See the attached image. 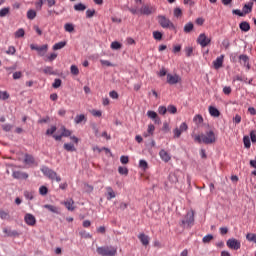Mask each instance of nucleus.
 <instances>
[{"mask_svg": "<svg viewBox=\"0 0 256 256\" xmlns=\"http://www.w3.org/2000/svg\"><path fill=\"white\" fill-rule=\"evenodd\" d=\"M155 11H156L155 7L151 5H144L140 8L141 15H152V13H155Z\"/></svg>", "mask_w": 256, "mask_h": 256, "instance_id": "obj_10", "label": "nucleus"}, {"mask_svg": "<svg viewBox=\"0 0 256 256\" xmlns=\"http://www.w3.org/2000/svg\"><path fill=\"white\" fill-rule=\"evenodd\" d=\"M159 156H160V159H162V161H164V163H169V161H171V155H169V152H167L163 149L160 150Z\"/></svg>", "mask_w": 256, "mask_h": 256, "instance_id": "obj_17", "label": "nucleus"}, {"mask_svg": "<svg viewBox=\"0 0 256 256\" xmlns=\"http://www.w3.org/2000/svg\"><path fill=\"white\" fill-rule=\"evenodd\" d=\"M153 38L156 41H161V39H163V33L159 32V31H154L153 32Z\"/></svg>", "mask_w": 256, "mask_h": 256, "instance_id": "obj_42", "label": "nucleus"}, {"mask_svg": "<svg viewBox=\"0 0 256 256\" xmlns=\"http://www.w3.org/2000/svg\"><path fill=\"white\" fill-rule=\"evenodd\" d=\"M158 23L163 29H171L174 31L175 24L171 20L163 15L158 16Z\"/></svg>", "mask_w": 256, "mask_h": 256, "instance_id": "obj_4", "label": "nucleus"}, {"mask_svg": "<svg viewBox=\"0 0 256 256\" xmlns=\"http://www.w3.org/2000/svg\"><path fill=\"white\" fill-rule=\"evenodd\" d=\"M195 223V211L190 210L187 212L185 218L181 221V225H188V227H193Z\"/></svg>", "mask_w": 256, "mask_h": 256, "instance_id": "obj_5", "label": "nucleus"}, {"mask_svg": "<svg viewBox=\"0 0 256 256\" xmlns=\"http://www.w3.org/2000/svg\"><path fill=\"white\" fill-rule=\"evenodd\" d=\"M185 54H186V57H191V55H193V47H191V46L186 47Z\"/></svg>", "mask_w": 256, "mask_h": 256, "instance_id": "obj_54", "label": "nucleus"}, {"mask_svg": "<svg viewBox=\"0 0 256 256\" xmlns=\"http://www.w3.org/2000/svg\"><path fill=\"white\" fill-rule=\"evenodd\" d=\"M3 233H5V235H7V237H17V236H19V232L15 231V230H11L9 228H4Z\"/></svg>", "mask_w": 256, "mask_h": 256, "instance_id": "obj_22", "label": "nucleus"}, {"mask_svg": "<svg viewBox=\"0 0 256 256\" xmlns=\"http://www.w3.org/2000/svg\"><path fill=\"white\" fill-rule=\"evenodd\" d=\"M62 137H71V131L67 130L65 127L62 128Z\"/></svg>", "mask_w": 256, "mask_h": 256, "instance_id": "obj_56", "label": "nucleus"}, {"mask_svg": "<svg viewBox=\"0 0 256 256\" xmlns=\"http://www.w3.org/2000/svg\"><path fill=\"white\" fill-rule=\"evenodd\" d=\"M27 17L30 20H33L37 17V12L35 10H28Z\"/></svg>", "mask_w": 256, "mask_h": 256, "instance_id": "obj_40", "label": "nucleus"}, {"mask_svg": "<svg viewBox=\"0 0 256 256\" xmlns=\"http://www.w3.org/2000/svg\"><path fill=\"white\" fill-rule=\"evenodd\" d=\"M17 53V49L14 48V46H9L8 51H6L7 55H15Z\"/></svg>", "mask_w": 256, "mask_h": 256, "instance_id": "obj_52", "label": "nucleus"}, {"mask_svg": "<svg viewBox=\"0 0 256 256\" xmlns=\"http://www.w3.org/2000/svg\"><path fill=\"white\" fill-rule=\"evenodd\" d=\"M70 71H71L72 75H79V68L76 65H72L70 67Z\"/></svg>", "mask_w": 256, "mask_h": 256, "instance_id": "obj_53", "label": "nucleus"}, {"mask_svg": "<svg viewBox=\"0 0 256 256\" xmlns=\"http://www.w3.org/2000/svg\"><path fill=\"white\" fill-rule=\"evenodd\" d=\"M43 73H45L46 75H54L53 67L51 66L45 67L43 70Z\"/></svg>", "mask_w": 256, "mask_h": 256, "instance_id": "obj_48", "label": "nucleus"}, {"mask_svg": "<svg viewBox=\"0 0 256 256\" xmlns=\"http://www.w3.org/2000/svg\"><path fill=\"white\" fill-rule=\"evenodd\" d=\"M246 239H247V241H250L252 243H256V234L248 233L246 235Z\"/></svg>", "mask_w": 256, "mask_h": 256, "instance_id": "obj_43", "label": "nucleus"}, {"mask_svg": "<svg viewBox=\"0 0 256 256\" xmlns=\"http://www.w3.org/2000/svg\"><path fill=\"white\" fill-rule=\"evenodd\" d=\"M85 9H87V6L83 3H78V4L74 5L75 11H85Z\"/></svg>", "mask_w": 256, "mask_h": 256, "instance_id": "obj_34", "label": "nucleus"}, {"mask_svg": "<svg viewBox=\"0 0 256 256\" xmlns=\"http://www.w3.org/2000/svg\"><path fill=\"white\" fill-rule=\"evenodd\" d=\"M179 173H181V171L175 170L169 174L168 179L170 183H179Z\"/></svg>", "mask_w": 256, "mask_h": 256, "instance_id": "obj_13", "label": "nucleus"}, {"mask_svg": "<svg viewBox=\"0 0 256 256\" xmlns=\"http://www.w3.org/2000/svg\"><path fill=\"white\" fill-rule=\"evenodd\" d=\"M65 45H67V42H65V41L58 42L53 45V50L59 51V49H63V47H65Z\"/></svg>", "mask_w": 256, "mask_h": 256, "instance_id": "obj_29", "label": "nucleus"}, {"mask_svg": "<svg viewBox=\"0 0 256 256\" xmlns=\"http://www.w3.org/2000/svg\"><path fill=\"white\" fill-rule=\"evenodd\" d=\"M138 239H140L142 245H144L145 247L149 245V236L145 235L144 233L139 234Z\"/></svg>", "mask_w": 256, "mask_h": 256, "instance_id": "obj_23", "label": "nucleus"}, {"mask_svg": "<svg viewBox=\"0 0 256 256\" xmlns=\"http://www.w3.org/2000/svg\"><path fill=\"white\" fill-rule=\"evenodd\" d=\"M181 15H183V11L181 10V8H175L174 17H181Z\"/></svg>", "mask_w": 256, "mask_h": 256, "instance_id": "obj_60", "label": "nucleus"}, {"mask_svg": "<svg viewBox=\"0 0 256 256\" xmlns=\"http://www.w3.org/2000/svg\"><path fill=\"white\" fill-rule=\"evenodd\" d=\"M12 177L14 179H29V174H27L26 172L14 171L12 173Z\"/></svg>", "mask_w": 256, "mask_h": 256, "instance_id": "obj_14", "label": "nucleus"}, {"mask_svg": "<svg viewBox=\"0 0 256 256\" xmlns=\"http://www.w3.org/2000/svg\"><path fill=\"white\" fill-rule=\"evenodd\" d=\"M118 172L120 173V175H129V170L127 169V167L120 166L118 168Z\"/></svg>", "mask_w": 256, "mask_h": 256, "instance_id": "obj_47", "label": "nucleus"}, {"mask_svg": "<svg viewBox=\"0 0 256 256\" xmlns=\"http://www.w3.org/2000/svg\"><path fill=\"white\" fill-rule=\"evenodd\" d=\"M211 241H213V234H208L202 239L203 243H211Z\"/></svg>", "mask_w": 256, "mask_h": 256, "instance_id": "obj_45", "label": "nucleus"}, {"mask_svg": "<svg viewBox=\"0 0 256 256\" xmlns=\"http://www.w3.org/2000/svg\"><path fill=\"white\" fill-rule=\"evenodd\" d=\"M167 111L171 115H175L177 113V107L175 105H168Z\"/></svg>", "mask_w": 256, "mask_h": 256, "instance_id": "obj_41", "label": "nucleus"}, {"mask_svg": "<svg viewBox=\"0 0 256 256\" xmlns=\"http://www.w3.org/2000/svg\"><path fill=\"white\" fill-rule=\"evenodd\" d=\"M181 82V77L177 74H167V83H169V85H177V83Z\"/></svg>", "mask_w": 256, "mask_h": 256, "instance_id": "obj_11", "label": "nucleus"}, {"mask_svg": "<svg viewBox=\"0 0 256 256\" xmlns=\"http://www.w3.org/2000/svg\"><path fill=\"white\" fill-rule=\"evenodd\" d=\"M63 205H65L66 209H68V211H75V201H73V199H68L65 202H63Z\"/></svg>", "mask_w": 256, "mask_h": 256, "instance_id": "obj_19", "label": "nucleus"}, {"mask_svg": "<svg viewBox=\"0 0 256 256\" xmlns=\"http://www.w3.org/2000/svg\"><path fill=\"white\" fill-rule=\"evenodd\" d=\"M61 83H62L61 79L57 78V79L54 80V83L52 84V87L54 89H59V87L61 86Z\"/></svg>", "mask_w": 256, "mask_h": 256, "instance_id": "obj_50", "label": "nucleus"}, {"mask_svg": "<svg viewBox=\"0 0 256 256\" xmlns=\"http://www.w3.org/2000/svg\"><path fill=\"white\" fill-rule=\"evenodd\" d=\"M158 113H159L160 115H165V114L167 113V107H165V106H159V107H158Z\"/></svg>", "mask_w": 256, "mask_h": 256, "instance_id": "obj_58", "label": "nucleus"}, {"mask_svg": "<svg viewBox=\"0 0 256 256\" xmlns=\"http://www.w3.org/2000/svg\"><path fill=\"white\" fill-rule=\"evenodd\" d=\"M194 27L195 26L193 25L192 22L186 23L184 26V33H191V31H193Z\"/></svg>", "mask_w": 256, "mask_h": 256, "instance_id": "obj_30", "label": "nucleus"}, {"mask_svg": "<svg viewBox=\"0 0 256 256\" xmlns=\"http://www.w3.org/2000/svg\"><path fill=\"white\" fill-rule=\"evenodd\" d=\"M64 149L69 152L77 151V149L75 148V145H73L72 143H65Z\"/></svg>", "mask_w": 256, "mask_h": 256, "instance_id": "obj_33", "label": "nucleus"}, {"mask_svg": "<svg viewBox=\"0 0 256 256\" xmlns=\"http://www.w3.org/2000/svg\"><path fill=\"white\" fill-rule=\"evenodd\" d=\"M243 143H244V147L246 149H249L251 147V140L249 139V137L244 136L243 137Z\"/></svg>", "mask_w": 256, "mask_h": 256, "instance_id": "obj_44", "label": "nucleus"}, {"mask_svg": "<svg viewBox=\"0 0 256 256\" xmlns=\"http://www.w3.org/2000/svg\"><path fill=\"white\" fill-rule=\"evenodd\" d=\"M233 123L239 125V123H241V115L236 114L235 117L233 118Z\"/></svg>", "mask_w": 256, "mask_h": 256, "instance_id": "obj_64", "label": "nucleus"}, {"mask_svg": "<svg viewBox=\"0 0 256 256\" xmlns=\"http://www.w3.org/2000/svg\"><path fill=\"white\" fill-rule=\"evenodd\" d=\"M187 129H189V126L187 125V123L183 122L179 128H175L173 130V134H174V139H179V137H181L182 133H185V131H187Z\"/></svg>", "mask_w": 256, "mask_h": 256, "instance_id": "obj_8", "label": "nucleus"}, {"mask_svg": "<svg viewBox=\"0 0 256 256\" xmlns=\"http://www.w3.org/2000/svg\"><path fill=\"white\" fill-rule=\"evenodd\" d=\"M147 117L149 119H153L154 123H156L157 125H161V118H159V115L157 114V112H155L153 110H148Z\"/></svg>", "mask_w": 256, "mask_h": 256, "instance_id": "obj_12", "label": "nucleus"}, {"mask_svg": "<svg viewBox=\"0 0 256 256\" xmlns=\"http://www.w3.org/2000/svg\"><path fill=\"white\" fill-rule=\"evenodd\" d=\"M55 131H57V127L56 126H51V128H49L46 131V135H53V133H55Z\"/></svg>", "mask_w": 256, "mask_h": 256, "instance_id": "obj_63", "label": "nucleus"}, {"mask_svg": "<svg viewBox=\"0 0 256 256\" xmlns=\"http://www.w3.org/2000/svg\"><path fill=\"white\" fill-rule=\"evenodd\" d=\"M11 13V8L5 7L0 10V17H7Z\"/></svg>", "mask_w": 256, "mask_h": 256, "instance_id": "obj_32", "label": "nucleus"}, {"mask_svg": "<svg viewBox=\"0 0 256 256\" xmlns=\"http://www.w3.org/2000/svg\"><path fill=\"white\" fill-rule=\"evenodd\" d=\"M195 143H204L205 145H213L217 141V136L213 130L207 131L205 134L195 135Z\"/></svg>", "mask_w": 256, "mask_h": 256, "instance_id": "obj_1", "label": "nucleus"}, {"mask_svg": "<svg viewBox=\"0 0 256 256\" xmlns=\"http://www.w3.org/2000/svg\"><path fill=\"white\" fill-rule=\"evenodd\" d=\"M24 221L26 225H29V227H35V225H37V219L33 216V214L27 213L24 216Z\"/></svg>", "mask_w": 256, "mask_h": 256, "instance_id": "obj_9", "label": "nucleus"}, {"mask_svg": "<svg viewBox=\"0 0 256 256\" xmlns=\"http://www.w3.org/2000/svg\"><path fill=\"white\" fill-rule=\"evenodd\" d=\"M139 167L140 169H143V171H147V169H149V164L145 160H140Z\"/></svg>", "mask_w": 256, "mask_h": 256, "instance_id": "obj_36", "label": "nucleus"}, {"mask_svg": "<svg viewBox=\"0 0 256 256\" xmlns=\"http://www.w3.org/2000/svg\"><path fill=\"white\" fill-rule=\"evenodd\" d=\"M47 193H49V188H47V186H40L39 194L42 195V197H45Z\"/></svg>", "mask_w": 256, "mask_h": 256, "instance_id": "obj_37", "label": "nucleus"}, {"mask_svg": "<svg viewBox=\"0 0 256 256\" xmlns=\"http://www.w3.org/2000/svg\"><path fill=\"white\" fill-rule=\"evenodd\" d=\"M196 41H197L198 45H200L203 48H205V47H207V45L211 44V38L207 37V35L205 33H201L198 36Z\"/></svg>", "mask_w": 256, "mask_h": 256, "instance_id": "obj_7", "label": "nucleus"}, {"mask_svg": "<svg viewBox=\"0 0 256 256\" xmlns=\"http://www.w3.org/2000/svg\"><path fill=\"white\" fill-rule=\"evenodd\" d=\"M251 11H253V2H248L247 4H244L242 8V12L244 13V16L249 15Z\"/></svg>", "mask_w": 256, "mask_h": 256, "instance_id": "obj_20", "label": "nucleus"}, {"mask_svg": "<svg viewBox=\"0 0 256 256\" xmlns=\"http://www.w3.org/2000/svg\"><path fill=\"white\" fill-rule=\"evenodd\" d=\"M111 49H114V50H119L121 49V43L117 42V41H114L111 43Z\"/></svg>", "mask_w": 256, "mask_h": 256, "instance_id": "obj_49", "label": "nucleus"}, {"mask_svg": "<svg viewBox=\"0 0 256 256\" xmlns=\"http://www.w3.org/2000/svg\"><path fill=\"white\" fill-rule=\"evenodd\" d=\"M117 195L111 186L106 187V199L107 201H111V199H115Z\"/></svg>", "mask_w": 256, "mask_h": 256, "instance_id": "obj_16", "label": "nucleus"}, {"mask_svg": "<svg viewBox=\"0 0 256 256\" xmlns=\"http://www.w3.org/2000/svg\"><path fill=\"white\" fill-rule=\"evenodd\" d=\"M239 59L244 67H246L248 70L251 69V65L249 64V56L240 55Z\"/></svg>", "mask_w": 256, "mask_h": 256, "instance_id": "obj_18", "label": "nucleus"}, {"mask_svg": "<svg viewBox=\"0 0 256 256\" xmlns=\"http://www.w3.org/2000/svg\"><path fill=\"white\" fill-rule=\"evenodd\" d=\"M44 209H48V211H50L51 213H56L59 214V208H57L56 206H53L51 204H45Z\"/></svg>", "mask_w": 256, "mask_h": 256, "instance_id": "obj_26", "label": "nucleus"}, {"mask_svg": "<svg viewBox=\"0 0 256 256\" xmlns=\"http://www.w3.org/2000/svg\"><path fill=\"white\" fill-rule=\"evenodd\" d=\"M74 122L76 123V125H79L81 123H87V116H85V114L76 115Z\"/></svg>", "mask_w": 256, "mask_h": 256, "instance_id": "obj_21", "label": "nucleus"}, {"mask_svg": "<svg viewBox=\"0 0 256 256\" xmlns=\"http://www.w3.org/2000/svg\"><path fill=\"white\" fill-rule=\"evenodd\" d=\"M35 7L37 11H41V9H43V0H37L35 3Z\"/></svg>", "mask_w": 256, "mask_h": 256, "instance_id": "obj_55", "label": "nucleus"}, {"mask_svg": "<svg viewBox=\"0 0 256 256\" xmlns=\"http://www.w3.org/2000/svg\"><path fill=\"white\" fill-rule=\"evenodd\" d=\"M9 212L0 210V219H9Z\"/></svg>", "mask_w": 256, "mask_h": 256, "instance_id": "obj_51", "label": "nucleus"}, {"mask_svg": "<svg viewBox=\"0 0 256 256\" xmlns=\"http://www.w3.org/2000/svg\"><path fill=\"white\" fill-rule=\"evenodd\" d=\"M10 95L7 91H0V100L1 101H7L9 99Z\"/></svg>", "mask_w": 256, "mask_h": 256, "instance_id": "obj_38", "label": "nucleus"}, {"mask_svg": "<svg viewBox=\"0 0 256 256\" xmlns=\"http://www.w3.org/2000/svg\"><path fill=\"white\" fill-rule=\"evenodd\" d=\"M155 133V125L149 124L148 125V135H153Z\"/></svg>", "mask_w": 256, "mask_h": 256, "instance_id": "obj_62", "label": "nucleus"}, {"mask_svg": "<svg viewBox=\"0 0 256 256\" xmlns=\"http://www.w3.org/2000/svg\"><path fill=\"white\" fill-rule=\"evenodd\" d=\"M96 253L101 256H116L117 255V247L106 245L97 247Z\"/></svg>", "mask_w": 256, "mask_h": 256, "instance_id": "obj_2", "label": "nucleus"}, {"mask_svg": "<svg viewBox=\"0 0 256 256\" xmlns=\"http://www.w3.org/2000/svg\"><path fill=\"white\" fill-rule=\"evenodd\" d=\"M209 113L211 117H219V115H221V112H219V110L213 106L209 107Z\"/></svg>", "mask_w": 256, "mask_h": 256, "instance_id": "obj_27", "label": "nucleus"}, {"mask_svg": "<svg viewBox=\"0 0 256 256\" xmlns=\"http://www.w3.org/2000/svg\"><path fill=\"white\" fill-rule=\"evenodd\" d=\"M24 197L28 199L29 201H33V192L25 191Z\"/></svg>", "mask_w": 256, "mask_h": 256, "instance_id": "obj_57", "label": "nucleus"}, {"mask_svg": "<svg viewBox=\"0 0 256 256\" xmlns=\"http://www.w3.org/2000/svg\"><path fill=\"white\" fill-rule=\"evenodd\" d=\"M225 59V55H220L216 58V60L213 62L214 69H221L223 67V61Z\"/></svg>", "mask_w": 256, "mask_h": 256, "instance_id": "obj_15", "label": "nucleus"}, {"mask_svg": "<svg viewBox=\"0 0 256 256\" xmlns=\"http://www.w3.org/2000/svg\"><path fill=\"white\" fill-rule=\"evenodd\" d=\"M49 49V46L47 44L39 46L38 47V54L43 57L45 53H47V50Z\"/></svg>", "mask_w": 256, "mask_h": 256, "instance_id": "obj_28", "label": "nucleus"}, {"mask_svg": "<svg viewBox=\"0 0 256 256\" xmlns=\"http://www.w3.org/2000/svg\"><path fill=\"white\" fill-rule=\"evenodd\" d=\"M193 121L196 125H201V123H203V116H201V114H197L194 116Z\"/></svg>", "mask_w": 256, "mask_h": 256, "instance_id": "obj_35", "label": "nucleus"}, {"mask_svg": "<svg viewBox=\"0 0 256 256\" xmlns=\"http://www.w3.org/2000/svg\"><path fill=\"white\" fill-rule=\"evenodd\" d=\"M233 15H238V17H245L244 12L239 9L232 10Z\"/></svg>", "mask_w": 256, "mask_h": 256, "instance_id": "obj_59", "label": "nucleus"}, {"mask_svg": "<svg viewBox=\"0 0 256 256\" xmlns=\"http://www.w3.org/2000/svg\"><path fill=\"white\" fill-rule=\"evenodd\" d=\"M64 29L67 33H73V31H75V26L72 23H66Z\"/></svg>", "mask_w": 256, "mask_h": 256, "instance_id": "obj_31", "label": "nucleus"}, {"mask_svg": "<svg viewBox=\"0 0 256 256\" xmlns=\"http://www.w3.org/2000/svg\"><path fill=\"white\" fill-rule=\"evenodd\" d=\"M91 115H93V117H101V115H103V112H101V110H92Z\"/></svg>", "mask_w": 256, "mask_h": 256, "instance_id": "obj_61", "label": "nucleus"}, {"mask_svg": "<svg viewBox=\"0 0 256 256\" xmlns=\"http://www.w3.org/2000/svg\"><path fill=\"white\" fill-rule=\"evenodd\" d=\"M226 245L228 249H232L233 251H239V249H241V241L235 238L228 239Z\"/></svg>", "mask_w": 256, "mask_h": 256, "instance_id": "obj_6", "label": "nucleus"}, {"mask_svg": "<svg viewBox=\"0 0 256 256\" xmlns=\"http://www.w3.org/2000/svg\"><path fill=\"white\" fill-rule=\"evenodd\" d=\"M41 172L45 177L51 179V181H57V183H61V176L57 175V172L51 170L49 167L41 168Z\"/></svg>", "mask_w": 256, "mask_h": 256, "instance_id": "obj_3", "label": "nucleus"}, {"mask_svg": "<svg viewBox=\"0 0 256 256\" xmlns=\"http://www.w3.org/2000/svg\"><path fill=\"white\" fill-rule=\"evenodd\" d=\"M95 9H88L86 10V18L91 19L92 17L95 16Z\"/></svg>", "mask_w": 256, "mask_h": 256, "instance_id": "obj_46", "label": "nucleus"}, {"mask_svg": "<svg viewBox=\"0 0 256 256\" xmlns=\"http://www.w3.org/2000/svg\"><path fill=\"white\" fill-rule=\"evenodd\" d=\"M240 29L244 32L247 33L248 31L251 30V25L247 21H243L239 24Z\"/></svg>", "mask_w": 256, "mask_h": 256, "instance_id": "obj_24", "label": "nucleus"}, {"mask_svg": "<svg viewBox=\"0 0 256 256\" xmlns=\"http://www.w3.org/2000/svg\"><path fill=\"white\" fill-rule=\"evenodd\" d=\"M16 39H20V37H25V30L23 28L18 29L15 32Z\"/></svg>", "mask_w": 256, "mask_h": 256, "instance_id": "obj_39", "label": "nucleus"}, {"mask_svg": "<svg viewBox=\"0 0 256 256\" xmlns=\"http://www.w3.org/2000/svg\"><path fill=\"white\" fill-rule=\"evenodd\" d=\"M26 165H35V158L32 155L26 154L24 158Z\"/></svg>", "mask_w": 256, "mask_h": 256, "instance_id": "obj_25", "label": "nucleus"}]
</instances>
